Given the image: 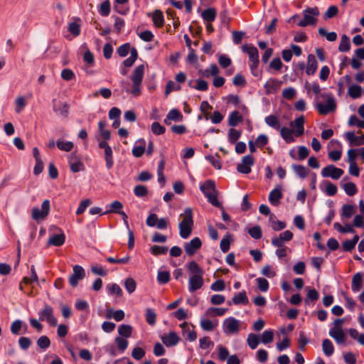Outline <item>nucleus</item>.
I'll return each instance as SVG.
<instances>
[{
  "instance_id": "7ed1b4c3",
  "label": "nucleus",
  "mask_w": 364,
  "mask_h": 364,
  "mask_svg": "<svg viewBox=\"0 0 364 364\" xmlns=\"http://www.w3.org/2000/svg\"><path fill=\"white\" fill-rule=\"evenodd\" d=\"M188 269L190 272L188 280V290L194 292L200 289L203 286V270L194 261L191 262L188 264Z\"/></svg>"
},
{
  "instance_id": "49530a36",
  "label": "nucleus",
  "mask_w": 364,
  "mask_h": 364,
  "mask_svg": "<svg viewBox=\"0 0 364 364\" xmlns=\"http://www.w3.org/2000/svg\"><path fill=\"white\" fill-rule=\"evenodd\" d=\"M292 168L296 174L301 178H306L308 175V169L304 166L293 165Z\"/></svg>"
},
{
  "instance_id": "4be33fe9",
  "label": "nucleus",
  "mask_w": 364,
  "mask_h": 364,
  "mask_svg": "<svg viewBox=\"0 0 364 364\" xmlns=\"http://www.w3.org/2000/svg\"><path fill=\"white\" fill-rule=\"evenodd\" d=\"M69 164L70 170L74 173H77L83 170V164L81 162L80 159L74 155H71L70 156Z\"/></svg>"
},
{
  "instance_id": "4d7b16f0",
  "label": "nucleus",
  "mask_w": 364,
  "mask_h": 364,
  "mask_svg": "<svg viewBox=\"0 0 364 364\" xmlns=\"http://www.w3.org/2000/svg\"><path fill=\"white\" fill-rule=\"evenodd\" d=\"M248 232L254 239L258 240L262 237V230L261 228L258 225L250 228L248 230Z\"/></svg>"
},
{
  "instance_id": "603ef678",
  "label": "nucleus",
  "mask_w": 364,
  "mask_h": 364,
  "mask_svg": "<svg viewBox=\"0 0 364 364\" xmlns=\"http://www.w3.org/2000/svg\"><path fill=\"white\" fill-rule=\"evenodd\" d=\"M241 136V132L235 129H230L228 132V141L235 144Z\"/></svg>"
},
{
  "instance_id": "f257e3e1",
  "label": "nucleus",
  "mask_w": 364,
  "mask_h": 364,
  "mask_svg": "<svg viewBox=\"0 0 364 364\" xmlns=\"http://www.w3.org/2000/svg\"><path fill=\"white\" fill-rule=\"evenodd\" d=\"M304 123H305V117L301 115L297 118H296L294 121H291L289 123L291 127H282L280 129V134L282 139L287 143H291L294 141L295 136H300L304 132Z\"/></svg>"
},
{
  "instance_id": "6e6d98bb",
  "label": "nucleus",
  "mask_w": 364,
  "mask_h": 364,
  "mask_svg": "<svg viewBox=\"0 0 364 364\" xmlns=\"http://www.w3.org/2000/svg\"><path fill=\"white\" fill-rule=\"evenodd\" d=\"M170 280V274L168 271H159L157 275V281L160 284H166Z\"/></svg>"
},
{
  "instance_id": "09e8293b",
  "label": "nucleus",
  "mask_w": 364,
  "mask_h": 364,
  "mask_svg": "<svg viewBox=\"0 0 364 364\" xmlns=\"http://www.w3.org/2000/svg\"><path fill=\"white\" fill-rule=\"evenodd\" d=\"M318 33L326 38L328 41H335L337 39V34L335 32H328L325 28H320L318 29Z\"/></svg>"
},
{
  "instance_id": "5fc2aeb1",
  "label": "nucleus",
  "mask_w": 364,
  "mask_h": 364,
  "mask_svg": "<svg viewBox=\"0 0 364 364\" xmlns=\"http://www.w3.org/2000/svg\"><path fill=\"white\" fill-rule=\"evenodd\" d=\"M346 193L350 196L355 195L357 193V188L352 182H348L343 186Z\"/></svg>"
},
{
  "instance_id": "8fccbe9b",
  "label": "nucleus",
  "mask_w": 364,
  "mask_h": 364,
  "mask_svg": "<svg viewBox=\"0 0 364 364\" xmlns=\"http://www.w3.org/2000/svg\"><path fill=\"white\" fill-rule=\"evenodd\" d=\"M145 317L146 322L149 325L153 326L156 323V314L153 309H147L146 310Z\"/></svg>"
},
{
  "instance_id": "e433bc0d",
  "label": "nucleus",
  "mask_w": 364,
  "mask_h": 364,
  "mask_svg": "<svg viewBox=\"0 0 364 364\" xmlns=\"http://www.w3.org/2000/svg\"><path fill=\"white\" fill-rule=\"evenodd\" d=\"M110 209L107 210L105 214L117 213L119 214L123 208V204L119 200H114L109 205Z\"/></svg>"
},
{
  "instance_id": "0eeeda50",
  "label": "nucleus",
  "mask_w": 364,
  "mask_h": 364,
  "mask_svg": "<svg viewBox=\"0 0 364 364\" xmlns=\"http://www.w3.org/2000/svg\"><path fill=\"white\" fill-rule=\"evenodd\" d=\"M38 315L41 321H46L51 326L57 325V318L54 316L53 307L50 305H44L43 309L39 311Z\"/></svg>"
},
{
  "instance_id": "c03bdc74",
  "label": "nucleus",
  "mask_w": 364,
  "mask_h": 364,
  "mask_svg": "<svg viewBox=\"0 0 364 364\" xmlns=\"http://www.w3.org/2000/svg\"><path fill=\"white\" fill-rule=\"evenodd\" d=\"M247 342L251 349H255L259 343V336L255 333H250Z\"/></svg>"
},
{
  "instance_id": "cd10ccee",
  "label": "nucleus",
  "mask_w": 364,
  "mask_h": 364,
  "mask_svg": "<svg viewBox=\"0 0 364 364\" xmlns=\"http://www.w3.org/2000/svg\"><path fill=\"white\" fill-rule=\"evenodd\" d=\"M15 112L16 113H21L27 105V100L23 95H18L14 102Z\"/></svg>"
},
{
  "instance_id": "c85d7f7f",
  "label": "nucleus",
  "mask_w": 364,
  "mask_h": 364,
  "mask_svg": "<svg viewBox=\"0 0 364 364\" xmlns=\"http://www.w3.org/2000/svg\"><path fill=\"white\" fill-rule=\"evenodd\" d=\"M132 327L130 325L122 324L118 327V333L119 336L127 338L132 336Z\"/></svg>"
},
{
  "instance_id": "2f4dec72",
  "label": "nucleus",
  "mask_w": 364,
  "mask_h": 364,
  "mask_svg": "<svg viewBox=\"0 0 364 364\" xmlns=\"http://www.w3.org/2000/svg\"><path fill=\"white\" fill-rule=\"evenodd\" d=\"M98 129L100 136L105 140H109L111 137L110 132L106 129V122L101 120L98 123Z\"/></svg>"
},
{
  "instance_id": "bb28decb",
  "label": "nucleus",
  "mask_w": 364,
  "mask_h": 364,
  "mask_svg": "<svg viewBox=\"0 0 364 364\" xmlns=\"http://www.w3.org/2000/svg\"><path fill=\"white\" fill-rule=\"evenodd\" d=\"M152 21L156 27H161L164 23L163 13L160 10H156L151 14Z\"/></svg>"
},
{
  "instance_id": "58836bf2",
  "label": "nucleus",
  "mask_w": 364,
  "mask_h": 364,
  "mask_svg": "<svg viewBox=\"0 0 364 364\" xmlns=\"http://www.w3.org/2000/svg\"><path fill=\"white\" fill-rule=\"evenodd\" d=\"M227 309L224 308H209L205 313V316H223L225 314Z\"/></svg>"
},
{
  "instance_id": "4c0bfd02",
  "label": "nucleus",
  "mask_w": 364,
  "mask_h": 364,
  "mask_svg": "<svg viewBox=\"0 0 364 364\" xmlns=\"http://www.w3.org/2000/svg\"><path fill=\"white\" fill-rule=\"evenodd\" d=\"M358 240H359V236L355 235L353 240H346L344 242H343L342 247L345 251H347V252L351 251L352 250H353L355 248V246L357 244V242H358Z\"/></svg>"
},
{
  "instance_id": "9b49d317",
  "label": "nucleus",
  "mask_w": 364,
  "mask_h": 364,
  "mask_svg": "<svg viewBox=\"0 0 364 364\" xmlns=\"http://www.w3.org/2000/svg\"><path fill=\"white\" fill-rule=\"evenodd\" d=\"M242 51L246 53L251 61L250 68L252 70L257 67L259 63V54L256 47L251 44H245L242 47Z\"/></svg>"
},
{
  "instance_id": "680f3d73",
  "label": "nucleus",
  "mask_w": 364,
  "mask_h": 364,
  "mask_svg": "<svg viewBox=\"0 0 364 364\" xmlns=\"http://www.w3.org/2000/svg\"><path fill=\"white\" fill-rule=\"evenodd\" d=\"M232 302L235 304L247 303V298L245 292H240V293L236 294L232 298Z\"/></svg>"
},
{
  "instance_id": "0e129e2a",
  "label": "nucleus",
  "mask_w": 364,
  "mask_h": 364,
  "mask_svg": "<svg viewBox=\"0 0 364 364\" xmlns=\"http://www.w3.org/2000/svg\"><path fill=\"white\" fill-rule=\"evenodd\" d=\"M151 129L152 132L156 135L164 134L166 130V129L164 126L161 125L159 122H156L152 123V124L151 126Z\"/></svg>"
},
{
  "instance_id": "c756f323",
  "label": "nucleus",
  "mask_w": 364,
  "mask_h": 364,
  "mask_svg": "<svg viewBox=\"0 0 364 364\" xmlns=\"http://www.w3.org/2000/svg\"><path fill=\"white\" fill-rule=\"evenodd\" d=\"M348 93L353 99L359 98L362 95V88L360 86L355 84L350 85L348 87Z\"/></svg>"
},
{
  "instance_id": "ea45409f",
  "label": "nucleus",
  "mask_w": 364,
  "mask_h": 364,
  "mask_svg": "<svg viewBox=\"0 0 364 364\" xmlns=\"http://www.w3.org/2000/svg\"><path fill=\"white\" fill-rule=\"evenodd\" d=\"M274 340V332L272 330H267L264 331L260 336V341L263 344H268Z\"/></svg>"
},
{
  "instance_id": "dca6fc26",
  "label": "nucleus",
  "mask_w": 364,
  "mask_h": 364,
  "mask_svg": "<svg viewBox=\"0 0 364 364\" xmlns=\"http://www.w3.org/2000/svg\"><path fill=\"white\" fill-rule=\"evenodd\" d=\"M163 343L167 346H176L179 340V336L173 331H170L168 333L164 334L161 336Z\"/></svg>"
},
{
  "instance_id": "79ce46f5",
  "label": "nucleus",
  "mask_w": 364,
  "mask_h": 364,
  "mask_svg": "<svg viewBox=\"0 0 364 364\" xmlns=\"http://www.w3.org/2000/svg\"><path fill=\"white\" fill-rule=\"evenodd\" d=\"M350 48V39L346 35H343L341 38L338 50L341 52H346Z\"/></svg>"
},
{
  "instance_id": "bf43d9fd",
  "label": "nucleus",
  "mask_w": 364,
  "mask_h": 364,
  "mask_svg": "<svg viewBox=\"0 0 364 364\" xmlns=\"http://www.w3.org/2000/svg\"><path fill=\"white\" fill-rule=\"evenodd\" d=\"M100 13L103 16H107L110 13V3L108 0L103 1L100 6Z\"/></svg>"
},
{
  "instance_id": "f03ea898",
  "label": "nucleus",
  "mask_w": 364,
  "mask_h": 364,
  "mask_svg": "<svg viewBox=\"0 0 364 364\" xmlns=\"http://www.w3.org/2000/svg\"><path fill=\"white\" fill-rule=\"evenodd\" d=\"M144 65H140L135 68L133 74L131 76L132 85L127 82H122L121 85L123 90L132 94L134 97H139L141 93V83L144 74Z\"/></svg>"
},
{
  "instance_id": "e2e57ef3",
  "label": "nucleus",
  "mask_w": 364,
  "mask_h": 364,
  "mask_svg": "<svg viewBox=\"0 0 364 364\" xmlns=\"http://www.w3.org/2000/svg\"><path fill=\"white\" fill-rule=\"evenodd\" d=\"M109 293L111 294H116L118 296H122V290L120 287L117 284H112L107 286Z\"/></svg>"
},
{
  "instance_id": "20e7f679",
  "label": "nucleus",
  "mask_w": 364,
  "mask_h": 364,
  "mask_svg": "<svg viewBox=\"0 0 364 364\" xmlns=\"http://www.w3.org/2000/svg\"><path fill=\"white\" fill-rule=\"evenodd\" d=\"M181 217L182 220L178 225L179 234L182 238L186 239L191 234L193 225L192 210L190 208H186Z\"/></svg>"
},
{
  "instance_id": "a19ab883",
  "label": "nucleus",
  "mask_w": 364,
  "mask_h": 364,
  "mask_svg": "<svg viewBox=\"0 0 364 364\" xmlns=\"http://www.w3.org/2000/svg\"><path fill=\"white\" fill-rule=\"evenodd\" d=\"M138 142L140 145L134 146L132 149V154L135 157L141 156L145 151V141L144 139H140Z\"/></svg>"
},
{
  "instance_id": "4468645a",
  "label": "nucleus",
  "mask_w": 364,
  "mask_h": 364,
  "mask_svg": "<svg viewBox=\"0 0 364 364\" xmlns=\"http://www.w3.org/2000/svg\"><path fill=\"white\" fill-rule=\"evenodd\" d=\"M73 270V273L69 277V283L75 287L77 285L78 282L85 277V271L80 265H75Z\"/></svg>"
},
{
  "instance_id": "f704fd0d",
  "label": "nucleus",
  "mask_w": 364,
  "mask_h": 364,
  "mask_svg": "<svg viewBox=\"0 0 364 364\" xmlns=\"http://www.w3.org/2000/svg\"><path fill=\"white\" fill-rule=\"evenodd\" d=\"M106 316L108 318H112L117 321H120L124 318V312L122 310H109L107 312Z\"/></svg>"
},
{
  "instance_id": "7c9ffc66",
  "label": "nucleus",
  "mask_w": 364,
  "mask_h": 364,
  "mask_svg": "<svg viewBox=\"0 0 364 364\" xmlns=\"http://www.w3.org/2000/svg\"><path fill=\"white\" fill-rule=\"evenodd\" d=\"M114 343L116 344L117 349L120 353H124L127 348L129 342L128 341L121 336H117L114 338Z\"/></svg>"
},
{
  "instance_id": "f3484780",
  "label": "nucleus",
  "mask_w": 364,
  "mask_h": 364,
  "mask_svg": "<svg viewBox=\"0 0 364 364\" xmlns=\"http://www.w3.org/2000/svg\"><path fill=\"white\" fill-rule=\"evenodd\" d=\"M344 136L350 146H358L364 145V134L356 136L354 132H348L345 133Z\"/></svg>"
},
{
  "instance_id": "3c124183",
  "label": "nucleus",
  "mask_w": 364,
  "mask_h": 364,
  "mask_svg": "<svg viewBox=\"0 0 364 364\" xmlns=\"http://www.w3.org/2000/svg\"><path fill=\"white\" fill-rule=\"evenodd\" d=\"M355 213V208L352 205H344L342 207V215L347 218H350Z\"/></svg>"
},
{
  "instance_id": "9d476101",
  "label": "nucleus",
  "mask_w": 364,
  "mask_h": 364,
  "mask_svg": "<svg viewBox=\"0 0 364 364\" xmlns=\"http://www.w3.org/2000/svg\"><path fill=\"white\" fill-rule=\"evenodd\" d=\"M50 211V202L45 200L41 205V208H33L31 211L32 218L36 220H44L48 215Z\"/></svg>"
},
{
  "instance_id": "13d9d810",
  "label": "nucleus",
  "mask_w": 364,
  "mask_h": 364,
  "mask_svg": "<svg viewBox=\"0 0 364 364\" xmlns=\"http://www.w3.org/2000/svg\"><path fill=\"white\" fill-rule=\"evenodd\" d=\"M218 358L220 360L224 361L228 359L230 355L229 350L227 348L222 345L218 346Z\"/></svg>"
},
{
  "instance_id": "1a4fd4ad",
  "label": "nucleus",
  "mask_w": 364,
  "mask_h": 364,
  "mask_svg": "<svg viewBox=\"0 0 364 364\" xmlns=\"http://www.w3.org/2000/svg\"><path fill=\"white\" fill-rule=\"evenodd\" d=\"M240 321L233 317H229L223 323V332L226 335L236 334L240 331Z\"/></svg>"
},
{
  "instance_id": "39448f33",
  "label": "nucleus",
  "mask_w": 364,
  "mask_h": 364,
  "mask_svg": "<svg viewBox=\"0 0 364 364\" xmlns=\"http://www.w3.org/2000/svg\"><path fill=\"white\" fill-rule=\"evenodd\" d=\"M200 191L207 197L208 202L215 207H220L221 204L218 200V192L213 181L208 180L200 186Z\"/></svg>"
},
{
  "instance_id": "a18cd8bd",
  "label": "nucleus",
  "mask_w": 364,
  "mask_h": 364,
  "mask_svg": "<svg viewBox=\"0 0 364 364\" xmlns=\"http://www.w3.org/2000/svg\"><path fill=\"white\" fill-rule=\"evenodd\" d=\"M56 146L60 150L64 151H70L74 147V144L72 141H64L60 140H58L56 141Z\"/></svg>"
},
{
  "instance_id": "f8f14e48",
  "label": "nucleus",
  "mask_w": 364,
  "mask_h": 364,
  "mask_svg": "<svg viewBox=\"0 0 364 364\" xmlns=\"http://www.w3.org/2000/svg\"><path fill=\"white\" fill-rule=\"evenodd\" d=\"M343 173L344 171L343 169L337 168L334 165L326 166L321 170V176L323 178L329 177L333 180H338L343 176Z\"/></svg>"
},
{
  "instance_id": "37998d69",
  "label": "nucleus",
  "mask_w": 364,
  "mask_h": 364,
  "mask_svg": "<svg viewBox=\"0 0 364 364\" xmlns=\"http://www.w3.org/2000/svg\"><path fill=\"white\" fill-rule=\"evenodd\" d=\"M105 150V159L106 161V166L107 169H110L114 164L112 157V150L110 146L107 147Z\"/></svg>"
},
{
  "instance_id": "412c9836",
  "label": "nucleus",
  "mask_w": 364,
  "mask_h": 364,
  "mask_svg": "<svg viewBox=\"0 0 364 364\" xmlns=\"http://www.w3.org/2000/svg\"><path fill=\"white\" fill-rule=\"evenodd\" d=\"M318 64L315 56L313 54L308 55V62L306 68V73L308 75H314L317 70Z\"/></svg>"
},
{
  "instance_id": "72a5a7b5",
  "label": "nucleus",
  "mask_w": 364,
  "mask_h": 364,
  "mask_svg": "<svg viewBox=\"0 0 364 364\" xmlns=\"http://www.w3.org/2000/svg\"><path fill=\"white\" fill-rule=\"evenodd\" d=\"M242 121V116L237 111H234L230 114L228 118V124L231 127L236 126L239 122Z\"/></svg>"
},
{
  "instance_id": "2eb2a0df",
  "label": "nucleus",
  "mask_w": 364,
  "mask_h": 364,
  "mask_svg": "<svg viewBox=\"0 0 364 364\" xmlns=\"http://www.w3.org/2000/svg\"><path fill=\"white\" fill-rule=\"evenodd\" d=\"M201 245L202 242L200 238L194 237L184 245V249L188 255L192 256L201 247Z\"/></svg>"
},
{
  "instance_id": "473e14b6",
  "label": "nucleus",
  "mask_w": 364,
  "mask_h": 364,
  "mask_svg": "<svg viewBox=\"0 0 364 364\" xmlns=\"http://www.w3.org/2000/svg\"><path fill=\"white\" fill-rule=\"evenodd\" d=\"M322 350L323 353L326 356H331L334 353V346L332 343V342L328 339L326 338L322 342Z\"/></svg>"
},
{
  "instance_id": "69168bd1",
  "label": "nucleus",
  "mask_w": 364,
  "mask_h": 364,
  "mask_svg": "<svg viewBox=\"0 0 364 364\" xmlns=\"http://www.w3.org/2000/svg\"><path fill=\"white\" fill-rule=\"evenodd\" d=\"M145 355V351L143 348L139 347H136L133 348L132 351V356L135 360H141Z\"/></svg>"
},
{
  "instance_id": "a878e982",
  "label": "nucleus",
  "mask_w": 364,
  "mask_h": 364,
  "mask_svg": "<svg viewBox=\"0 0 364 364\" xmlns=\"http://www.w3.org/2000/svg\"><path fill=\"white\" fill-rule=\"evenodd\" d=\"M216 11L213 8H209L207 9H205L202 14L201 16L203 18L205 21L207 23H211L215 21L216 18Z\"/></svg>"
},
{
  "instance_id": "de8ad7c7",
  "label": "nucleus",
  "mask_w": 364,
  "mask_h": 364,
  "mask_svg": "<svg viewBox=\"0 0 364 364\" xmlns=\"http://www.w3.org/2000/svg\"><path fill=\"white\" fill-rule=\"evenodd\" d=\"M138 57V53L135 48L131 49L130 56L124 61V65L126 67H131Z\"/></svg>"
},
{
  "instance_id": "052dcab7",
  "label": "nucleus",
  "mask_w": 364,
  "mask_h": 364,
  "mask_svg": "<svg viewBox=\"0 0 364 364\" xmlns=\"http://www.w3.org/2000/svg\"><path fill=\"white\" fill-rule=\"evenodd\" d=\"M150 251L154 255H165L168 252V247L154 245L151 247Z\"/></svg>"
},
{
  "instance_id": "c9c22d12",
  "label": "nucleus",
  "mask_w": 364,
  "mask_h": 364,
  "mask_svg": "<svg viewBox=\"0 0 364 364\" xmlns=\"http://www.w3.org/2000/svg\"><path fill=\"white\" fill-rule=\"evenodd\" d=\"M264 121L267 125L276 129H280L279 119L275 115H269L265 117Z\"/></svg>"
},
{
  "instance_id": "423d86ee",
  "label": "nucleus",
  "mask_w": 364,
  "mask_h": 364,
  "mask_svg": "<svg viewBox=\"0 0 364 364\" xmlns=\"http://www.w3.org/2000/svg\"><path fill=\"white\" fill-rule=\"evenodd\" d=\"M304 19L298 22V26L304 27L309 25H316V17L319 15V11L317 7L308 8L303 11Z\"/></svg>"
},
{
  "instance_id": "ddd939ff",
  "label": "nucleus",
  "mask_w": 364,
  "mask_h": 364,
  "mask_svg": "<svg viewBox=\"0 0 364 364\" xmlns=\"http://www.w3.org/2000/svg\"><path fill=\"white\" fill-rule=\"evenodd\" d=\"M255 163V159L252 156H245L240 164L237 166V170L241 173L247 174L251 172V167Z\"/></svg>"
},
{
  "instance_id": "774afa93",
  "label": "nucleus",
  "mask_w": 364,
  "mask_h": 364,
  "mask_svg": "<svg viewBox=\"0 0 364 364\" xmlns=\"http://www.w3.org/2000/svg\"><path fill=\"white\" fill-rule=\"evenodd\" d=\"M350 126H357L360 128L364 129V121L360 120L355 115H352L348 120Z\"/></svg>"
},
{
  "instance_id": "6e6552de",
  "label": "nucleus",
  "mask_w": 364,
  "mask_h": 364,
  "mask_svg": "<svg viewBox=\"0 0 364 364\" xmlns=\"http://www.w3.org/2000/svg\"><path fill=\"white\" fill-rule=\"evenodd\" d=\"M323 97L326 100V104L318 103L316 109L319 114H327L333 112L336 108L335 100L331 95H323Z\"/></svg>"
},
{
  "instance_id": "5701e85b",
  "label": "nucleus",
  "mask_w": 364,
  "mask_h": 364,
  "mask_svg": "<svg viewBox=\"0 0 364 364\" xmlns=\"http://www.w3.org/2000/svg\"><path fill=\"white\" fill-rule=\"evenodd\" d=\"M282 198V193L281 191V188H274L273 189L269 195V203L274 205L277 206L279 204V200Z\"/></svg>"
},
{
  "instance_id": "6ab92c4d",
  "label": "nucleus",
  "mask_w": 364,
  "mask_h": 364,
  "mask_svg": "<svg viewBox=\"0 0 364 364\" xmlns=\"http://www.w3.org/2000/svg\"><path fill=\"white\" fill-rule=\"evenodd\" d=\"M329 336L332 337L338 344H344L346 343V334L343 329L331 328Z\"/></svg>"
},
{
  "instance_id": "a211bd4d",
  "label": "nucleus",
  "mask_w": 364,
  "mask_h": 364,
  "mask_svg": "<svg viewBox=\"0 0 364 364\" xmlns=\"http://www.w3.org/2000/svg\"><path fill=\"white\" fill-rule=\"evenodd\" d=\"M282 84L281 80L274 78L269 79L264 85L266 94L275 92L280 88Z\"/></svg>"
},
{
  "instance_id": "aec40b11",
  "label": "nucleus",
  "mask_w": 364,
  "mask_h": 364,
  "mask_svg": "<svg viewBox=\"0 0 364 364\" xmlns=\"http://www.w3.org/2000/svg\"><path fill=\"white\" fill-rule=\"evenodd\" d=\"M65 240V235L61 232L58 234L51 235L48 240V245L59 247L64 244Z\"/></svg>"
},
{
  "instance_id": "393cba45",
  "label": "nucleus",
  "mask_w": 364,
  "mask_h": 364,
  "mask_svg": "<svg viewBox=\"0 0 364 364\" xmlns=\"http://www.w3.org/2000/svg\"><path fill=\"white\" fill-rule=\"evenodd\" d=\"M200 326L204 331H211L214 330L218 324V320L211 321L206 318L200 319Z\"/></svg>"
},
{
  "instance_id": "b1692460",
  "label": "nucleus",
  "mask_w": 364,
  "mask_h": 364,
  "mask_svg": "<svg viewBox=\"0 0 364 364\" xmlns=\"http://www.w3.org/2000/svg\"><path fill=\"white\" fill-rule=\"evenodd\" d=\"M363 275L360 272H358L353 275L352 279V290L355 292L358 291L363 285Z\"/></svg>"
},
{
  "instance_id": "864d4df0",
  "label": "nucleus",
  "mask_w": 364,
  "mask_h": 364,
  "mask_svg": "<svg viewBox=\"0 0 364 364\" xmlns=\"http://www.w3.org/2000/svg\"><path fill=\"white\" fill-rule=\"evenodd\" d=\"M124 287L127 291L132 294L136 290V284L133 278L129 277L124 281Z\"/></svg>"
},
{
  "instance_id": "338daca9",
  "label": "nucleus",
  "mask_w": 364,
  "mask_h": 364,
  "mask_svg": "<svg viewBox=\"0 0 364 364\" xmlns=\"http://www.w3.org/2000/svg\"><path fill=\"white\" fill-rule=\"evenodd\" d=\"M296 94V91L293 87H288L282 91V97L286 100H291L293 99Z\"/></svg>"
}]
</instances>
